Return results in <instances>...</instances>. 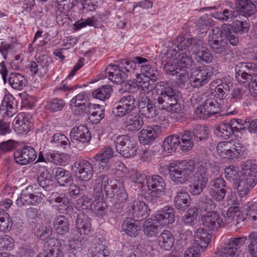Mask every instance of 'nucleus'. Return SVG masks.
Masks as SVG:
<instances>
[{
    "instance_id": "obj_26",
    "label": "nucleus",
    "mask_w": 257,
    "mask_h": 257,
    "mask_svg": "<svg viewBox=\"0 0 257 257\" xmlns=\"http://www.w3.org/2000/svg\"><path fill=\"white\" fill-rule=\"evenodd\" d=\"M174 241V235L168 230H164L157 238L158 245L166 250H169L172 248Z\"/></svg>"
},
{
    "instance_id": "obj_62",
    "label": "nucleus",
    "mask_w": 257,
    "mask_h": 257,
    "mask_svg": "<svg viewBox=\"0 0 257 257\" xmlns=\"http://www.w3.org/2000/svg\"><path fill=\"white\" fill-rule=\"evenodd\" d=\"M135 99L134 96L128 95L126 96H123L119 100L115 102V104L120 103L121 105L124 106L128 109L132 111L135 107Z\"/></svg>"
},
{
    "instance_id": "obj_34",
    "label": "nucleus",
    "mask_w": 257,
    "mask_h": 257,
    "mask_svg": "<svg viewBox=\"0 0 257 257\" xmlns=\"http://www.w3.org/2000/svg\"><path fill=\"white\" fill-rule=\"evenodd\" d=\"M236 7H233L232 4L229 3V5H227V8L222 12L215 14V18L221 21H231L237 16V11H236Z\"/></svg>"
},
{
    "instance_id": "obj_40",
    "label": "nucleus",
    "mask_w": 257,
    "mask_h": 257,
    "mask_svg": "<svg viewBox=\"0 0 257 257\" xmlns=\"http://www.w3.org/2000/svg\"><path fill=\"white\" fill-rule=\"evenodd\" d=\"M156 136V133L152 127H147L143 129L138 133V138L140 142L143 144H148L153 142Z\"/></svg>"
},
{
    "instance_id": "obj_25",
    "label": "nucleus",
    "mask_w": 257,
    "mask_h": 257,
    "mask_svg": "<svg viewBox=\"0 0 257 257\" xmlns=\"http://www.w3.org/2000/svg\"><path fill=\"white\" fill-rule=\"evenodd\" d=\"M96 202H92L91 199L87 196L83 195L80 198L78 199L75 203V207L78 210H86L90 208L94 210L96 213H99V210L101 209L100 206V203H98V205H96Z\"/></svg>"
},
{
    "instance_id": "obj_10",
    "label": "nucleus",
    "mask_w": 257,
    "mask_h": 257,
    "mask_svg": "<svg viewBox=\"0 0 257 257\" xmlns=\"http://www.w3.org/2000/svg\"><path fill=\"white\" fill-rule=\"evenodd\" d=\"M45 253H39L37 257H64L62 241L54 237L49 238L44 244Z\"/></svg>"
},
{
    "instance_id": "obj_9",
    "label": "nucleus",
    "mask_w": 257,
    "mask_h": 257,
    "mask_svg": "<svg viewBox=\"0 0 257 257\" xmlns=\"http://www.w3.org/2000/svg\"><path fill=\"white\" fill-rule=\"evenodd\" d=\"M212 75L213 72L209 66L199 67L192 72L190 84L194 88L201 87L209 81Z\"/></svg>"
},
{
    "instance_id": "obj_29",
    "label": "nucleus",
    "mask_w": 257,
    "mask_h": 257,
    "mask_svg": "<svg viewBox=\"0 0 257 257\" xmlns=\"http://www.w3.org/2000/svg\"><path fill=\"white\" fill-rule=\"evenodd\" d=\"M174 202L176 208L184 210L190 205V196L186 191H178L174 198Z\"/></svg>"
},
{
    "instance_id": "obj_31",
    "label": "nucleus",
    "mask_w": 257,
    "mask_h": 257,
    "mask_svg": "<svg viewBox=\"0 0 257 257\" xmlns=\"http://www.w3.org/2000/svg\"><path fill=\"white\" fill-rule=\"evenodd\" d=\"M9 84L16 90H22L26 85L25 77L19 73L12 72L7 77Z\"/></svg>"
},
{
    "instance_id": "obj_64",
    "label": "nucleus",
    "mask_w": 257,
    "mask_h": 257,
    "mask_svg": "<svg viewBox=\"0 0 257 257\" xmlns=\"http://www.w3.org/2000/svg\"><path fill=\"white\" fill-rule=\"evenodd\" d=\"M202 48V42L201 40L193 38H189L188 49L193 54L197 55Z\"/></svg>"
},
{
    "instance_id": "obj_36",
    "label": "nucleus",
    "mask_w": 257,
    "mask_h": 257,
    "mask_svg": "<svg viewBox=\"0 0 257 257\" xmlns=\"http://www.w3.org/2000/svg\"><path fill=\"white\" fill-rule=\"evenodd\" d=\"M216 208V204L213 202L212 198L204 195L201 197L197 203V209L200 212H209L214 211Z\"/></svg>"
},
{
    "instance_id": "obj_42",
    "label": "nucleus",
    "mask_w": 257,
    "mask_h": 257,
    "mask_svg": "<svg viewBox=\"0 0 257 257\" xmlns=\"http://www.w3.org/2000/svg\"><path fill=\"white\" fill-rule=\"evenodd\" d=\"M207 170L208 169L204 166H200L198 167L197 171L194 176L193 182L206 187L209 175V172Z\"/></svg>"
},
{
    "instance_id": "obj_43",
    "label": "nucleus",
    "mask_w": 257,
    "mask_h": 257,
    "mask_svg": "<svg viewBox=\"0 0 257 257\" xmlns=\"http://www.w3.org/2000/svg\"><path fill=\"white\" fill-rule=\"evenodd\" d=\"M35 236L39 239L45 240L48 238L52 233V229L50 226L45 225L43 224L37 225L34 229Z\"/></svg>"
},
{
    "instance_id": "obj_47",
    "label": "nucleus",
    "mask_w": 257,
    "mask_h": 257,
    "mask_svg": "<svg viewBox=\"0 0 257 257\" xmlns=\"http://www.w3.org/2000/svg\"><path fill=\"white\" fill-rule=\"evenodd\" d=\"M46 159L56 165H63L68 159L67 154L55 152H48L46 154Z\"/></svg>"
},
{
    "instance_id": "obj_54",
    "label": "nucleus",
    "mask_w": 257,
    "mask_h": 257,
    "mask_svg": "<svg viewBox=\"0 0 257 257\" xmlns=\"http://www.w3.org/2000/svg\"><path fill=\"white\" fill-rule=\"evenodd\" d=\"M250 240L247 245V252L250 257H257V232H251L248 235Z\"/></svg>"
},
{
    "instance_id": "obj_55",
    "label": "nucleus",
    "mask_w": 257,
    "mask_h": 257,
    "mask_svg": "<svg viewBox=\"0 0 257 257\" xmlns=\"http://www.w3.org/2000/svg\"><path fill=\"white\" fill-rule=\"evenodd\" d=\"M206 111L210 116L219 113L220 110V104L215 99L208 98L204 102Z\"/></svg>"
},
{
    "instance_id": "obj_51",
    "label": "nucleus",
    "mask_w": 257,
    "mask_h": 257,
    "mask_svg": "<svg viewBox=\"0 0 257 257\" xmlns=\"http://www.w3.org/2000/svg\"><path fill=\"white\" fill-rule=\"evenodd\" d=\"M178 61H177V66L187 69L193 68L195 66V63L193 61L190 56L186 53L180 52L179 54Z\"/></svg>"
},
{
    "instance_id": "obj_4",
    "label": "nucleus",
    "mask_w": 257,
    "mask_h": 257,
    "mask_svg": "<svg viewBox=\"0 0 257 257\" xmlns=\"http://www.w3.org/2000/svg\"><path fill=\"white\" fill-rule=\"evenodd\" d=\"M195 168V162L192 160L171 163L169 168L170 178L175 183L183 184L191 178Z\"/></svg>"
},
{
    "instance_id": "obj_30",
    "label": "nucleus",
    "mask_w": 257,
    "mask_h": 257,
    "mask_svg": "<svg viewBox=\"0 0 257 257\" xmlns=\"http://www.w3.org/2000/svg\"><path fill=\"white\" fill-rule=\"evenodd\" d=\"M236 8L245 17H250L256 12V7L250 0H236Z\"/></svg>"
},
{
    "instance_id": "obj_2",
    "label": "nucleus",
    "mask_w": 257,
    "mask_h": 257,
    "mask_svg": "<svg viewBox=\"0 0 257 257\" xmlns=\"http://www.w3.org/2000/svg\"><path fill=\"white\" fill-rule=\"evenodd\" d=\"M114 165L115 167L114 169L116 171L113 174H115L118 178L113 179V212L120 213L123 211L127 196L124 189L122 178L124 165L119 161L115 162Z\"/></svg>"
},
{
    "instance_id": "obj_45",
    "label": "nucleus",
    "mask_w": 257,
    "mask_h": 257,
    "mask_svg": "<svg viewBox=\"0 0 257 257\" xmlns=\"http://www.w3.org/2000/svg\"><path fill=\"white\" fill-rule=\"evenodd\" d=\"M243 69V70L240 74L239 72H237L238 76H236L238 80L242 83L246 82L249 75H253V73H255L256 66L252 63H248L244 64Z\"/></svg>"
},
{
    "instance_id": "obj_41",
    "label": "nucleus",
    "mask_w": 257,
    "mask_h": 257,
    "mask_svg": "<svg viewBox=\"0 0 257 257\" xmlns=\"http://www.w3.org/2000/svg\"><path fill=\"white\" fill-rule=\"evenodd\" d=\"M138 221L132 218H127L122 225V229L128 235L136 236L138 230Z\"/></svg>"
},
{
    "instance_id": "obj_61",
    "label": "nucleus",
    "mask_w": 257,
    "mask_h": 257,
    "mask_svg": "<svg viewBox=\"0 0 257 257\" xmlns=\"http://www.w3.org/2000/svg\"><path fill=\"white\" fill-rule=\"evenodd\" d=\"M246 82H248V89L250 94L253 97H257V73L249 75Z\"/></svg>"
},
{
    "instance_id": "obj_1",
    "label": "nucleus",
    "mask_w": 257,
    "mask_h": 257,
    "mask_svg": "<svg viewBox=\"0 0 257 257\" xmlns=\"http://www.w3.org/2000/svg\"><path fill=\"white\" fill-rule=\"evenodd\" d=\"M158 85L162 87L157 98L159 107L178 115V116L176 115L178 119H182L185 114L183 106L179 102V92L171 86L167 82H160Z\"/></svg>"
},
{
    "instance_id": "obj_44",
    "label": "nucleus",
    "mask_w": 257,
    "mask_h": 257,
    "mask_svg": "<svg viewBox=\"0 0 257 257\" xmlns=\"http://www.w3.org/2000/svg\"><path fill=\"white\" fill-rule=\"evenodd\" d=\"M214 133L222 140H227L234 134L227 123H222L215 126Z\"/></svg>"
},
{
    "instance_id": "obj_20",
    "label": "nucleus",
    "mask_w": 257,
    "mask_h": 257,
    "mask_svg": "<svg viewBox=\"0 0 257 257\" xmlns=\"http://www.w3.org/2000/svg\"><path fill=\"white\" fill-rule=\"evenodd\" d=\"M54 177L58 183L61 186L67 187L73 183V177L71 172L61 167L54 169Z\"/></svg>"
},
{
    "instance_id": "obj_6",
    "label": "nucleus",
    "mask_w": 257,
    "mask_h": 257,
    "mask_svg": "<svg viewBox=\"0 0 257 257\" xmlns=\"http://www.w3.org/2000/svg\"><path fill=\"white\" fill-rule=\"evenodd\" d=\"M235 183L237 193L240 197H243L256 184V174L250 169H244Z\"/></svg>"
},
{
    "instance_id": "obj_39",
    "label": "nucleus",
    "mask_w": 257,
    "mask_h": 257,
    "mask_svg": "<svg viewBox=\"0 0 257 257\" xmlns=\"http://www.w3.org/2000/svg\"><path fill=\"white\" fill-rule=\"evenodd\" d=\"M193 140L196 142H200L206 140L208 137V131L205 126L201 124H194L191 129Z\"/></svg>"
},
{
    "instance_id": "obj_56",
    "label": "nucleus",
    "mask_w": 257,
    "mask_h": 257,
    "mask_svg": "<svg viewBox=\"0 0 257 257\" xmlns=\"http://www.w3.org/2000/svg\"><path fill=\"white\" fill-rule=\"evenodd\" d=\"M199 210L196 207L189 208L184 216V221L189 225L193 226L196 222Z\"/></svg>"
},
{
    "instance_id": "obj_5",
    "label": "nucleus",
    "mask_w": 257,
    "mask_h": 257,
    "mask_svg": "<svg viewBox=\"0 0 257 257\" xmlns=\"http://www.w3.org/2000/svg\"><path fill=\"white\" fill-rule=\"evenodd\" d=\"M111 183L112 181L109 180L107 177H105L102 179L101 177H99L95 181L93 196L95 197V199L93 202H96V205H98V203H100L101 205H100V206H101V209L99 210V212L103 211V205L104 203L102 202L103 200L102 188L106 196L111 198L112 197V185Z\"/></svg>"
},
{
    "instance_id": "obj_28",
    "label": "nucleus",
    "mask_w": 257,
    "mask_h": 257,
    "mask_svg": "<svg viewBox=\"0 0 257 257\" xmlns=\"http://www.w3.org/2000/svg\"><path fill=\"white\" fill-rule=\"evenodd\" d=\"M71 105L76 107H80L82 113L86 112L88 106L91 104L89 102L88 93L86 92H81L74 97L71 100Z\"/></svg>"
},
{
    "instance_id": "obj_21",
    "label": "nucleus",
    "mask_w": 257,
    "mask_h": 257,
    "mask_svg": "<svg viewBox=\"0 0 257 257\" xmlns=\"http://www.w3.org/2000/svg\"><path fill=\"white\" fill-rule=\"evenodd\" d=\"M115 99L118 100L120 95L128 92L132 93H139V82L134 80L124 81L119 87H115Z\"/></svg>"
},
{
    "instance_id": "obj_19",
    "label": "nucleus",
    "mask_w": 257,
    "mask_h": 257,
    "mask_svg": "<svg viewBox=\"0 0 257 257\" xmlns=\"http://www.w3.org/2000/svg\"><path fill=\"white\" fill-rule=\"evenodd\" d=\"M247 240L246 236H241L238 237H232L221 247L220 253L224 255H228L231 257L235 256L237 254V249L231 248L230 245L242 246Z\"/></svg>"
},
{
    "instance_id": "obj_15",
    "label": "nucleus",
    "mask_w": 257,
    "mask_h": 257,
    "mask_svg": "<svg viewBox=\"0 0 257 257\" xmlns=\"http://www.w3.org/2000/svg\"><path fill=\"white\" fill-rule=\"evenodd\" d=\"M70 137L71 144L78 145L80 143H88L91 139V135L88 128L84 125H81L72 128Z\"/></svg>"
},
{
    "instance_id": "obj_37",
    "label": "nucleus",
    "mask_w": 257,
    "mask_h": 257,
    "mask_svg": "<svg viewBox=\"0 0 257 257\" xmlns=\"http://www.w3.org/2000/svg\"><path fill=\"white\" fill-rule=\"evenodd\" d=\"M99 104L91 103L88 106L86 112H85L89 115V119L96 123L104 117V114L102 112V110Z\"/></svg>"
},
{
    "instance_id": "obj_59",
    "label": "nucleus",
    "mask_w": 257,
    "mask_h": 257,
    "mask_svg": "<svg viewBox=\"0 0 257 257\" xmlns=\"http://www.w3.org/2000/svg\"><path fill=\"white\" fill-rule=\"evenodd\" d=\"M2 104L6 106L8 111L13 112L17 109L18 102L12 94H8L4 97Z\"/></svg>"
},
{
    "instance_id": "obj_27",
    "label": "nucleus",
    "mask_w": 257,
    "mask_h": 257,
    "mask_svg": "<svg viewBox=\"0 0 257 257\" xmlns=\"http://www.w3.org/2000/svg\"><path fill=\"white\" fill-rule=\"evenodd\" d=\"M53 228L56 233L64 234L69 231V222L68 218L63 215H57L54 219Z\"/></svg>"
},
{
    "instance_id": "obj_22",
    "label": "nucleus",
    "mask_w": 257,
    "mask_h": 257,
    "mask_svg": "<svg viewBox=\"0 0 257 257\" xmlns=\"http://www.w3.org/2000/svg\"><path fill=\"white\" fill-rule=\"evenodd\" d=\"M202 218L204 225L211 230L218 228L222 221L219 214L215 211L206 213L202 216Z\"/></svg>"
},
{
    "instance_id": "obj_16",
    "label": "nucleus",
    "mask_w": 257,
    "mask_h": 257,
    "mask_svg": "<svg viewBox=\"0 0 257 257\" xmlns=\"http://www.w3.org/2000/svg\"><path fill=\"white\" fill-rule=\"evenodd\" d=\"M129 210L131 218L138 221L147 218L151 211L148 204L139 200L134 201L131 209Z\"/></svg>"
},
{
    "instance_id": "obj_33",
    "label": "nucleus",
    "mask_w": 257,
    "mask_h": 257,
    "mask_svg": "<svg viewBox=\"0 0 257 257\" xmlns=\"http://www.w3.org/2000/svg\"><path fill=\"white\" fill-rule=\"evenodd\" d=\"M181 141H180V149L183 152H187L192 149L193 146V135L191 130H186L180 133Z\"/></svg>"
},
{
    "instance_id": "obj_35",
    "label": "nucleus",
    "mask_w": 257,
    "mask_h": 257,
    "mask_svg": "<svg viewBox=\"0 0 257 257\" xmlns=\"http://www.w3.org/2000/svg\"><path fill=\"white\" fill-rule=\"evenodd\" d=\"M37 179L39 186L45 190H49L52 188L53 180L52 175L47 170L40 173Z\"/></svg>"
},
{
    "instance_id": "obj_50",
    "label": "nucleus",
    "mask_w": 257,
    "mask_h": 257,
    "mask_svg": "<svg viewBox=\"0 0 257 257\" xmlns=\"http://www.w3.org/2000/svg\"><path fill=\"white\" fill-rule=\"evenodd\" d=\"M231 142H220L216 146L218 154L224 158L231 159Z\"/></svg>"
},
{
    "instance_id": "obj_11",
    "label": "nucleus",
    "mask_w": 257,
    "mask_h": 257,
    "mask_svg": "<svg viewBox=\"0 0 257 257\" xmlns=\"http://www.w3.org/2000/svg\"><path fill=\"white\" fill-rule=\"evenodd\" d=\"M74 176L80 181L89 180L93 174V167L91 163L85 160L75 162L73 165Z\"/></svg>"
},
{
    "instance_id": "obj_17",
    "label": "nucleus",
    "mask_w": 257,
    "mask_h": 257,
    "mask_svg": "<svg viewBox=\"0 0 257 257\" xmlns=\"http://www.w3.org/2000/svg\"><path fill=\"white\" fill-rule=\"evenodd\" d=\"M138 108L141 113L148 118H153L157 115L156 106L147 95L141 97L139 101Z\"/></svg>"
},
{
    "instance_id": "obj_63",
    "label": "nucleus",
    "mask_w": 257,
    "mask_h": 257,
    "mask_svg": "<svg viewBox=\"0 0 257 257\" xmlns=\"http://www.w3.org/2000/svg\"><path fill=\"white\" fill-rule=\"evenodd\" d=\"M12 222L9 215L7 213L0 214V231L3 232L9 231L12 227Z\"/></svg>"
},
{
    "instance_id": "obj_13",
    "label": "nucleus",
    "mask_w": 257,
    "mask_h": 257,
    "mask_svg": "<svg viewBox=\"0 0 257 257\" xmlns=\"http://www.w3.org/2000/svg\"><path fill=\"white\" fill-rule=\"evenodd\" d=\"M208 43L214 54L223 56L226 55L228 51L227 39H224L221 36H217L213 32L209 33L208 37Z\"/></svg>"
},
{
    "instance_id": "obj_57",
    "label": "nucleus",
    "mask_w": 257,
    "mask_h": 257,
    "mask_svg": "<svg viewBox=\"0 0 257 257\" xmlns=\"http://www.w3.org/2000/svg\"><path fill=\"white\" fill-rule=\"evenodd\" d=\"M32 186H30L23 190L20 197L16 200V203L19 206L24 205H30L32 193L30 191L32 189Z\"/></svg>"
},
{
    "instance_id": "obj_48",
    "label": "nucleus",
    "mask_w": 257,
    "mask_h": 257,
    "mask_svg": "<svg viewBox=\"0 0 257 257\" xmlns=\"http://www.w3.org/2000/svg\"><path fill=\"white\" fill-rule=\"evenodd\" d=\"M127 76L126 72L118 64V61H114V64H113V83L121 85L124 81Z\"/></svg>"
},
{
    "instance_id": "obj_46",
    "label": "nucleus",
    "mask_w": 257,
    "mask_h": 257,
    "mask_svg": "<svg viewBox=\"0 0 257 257\" xmlns=\"http://www.w3.org/2000/svg\"><path fill=\"white\" fill-rule=\"evenodd\" d=\"M65 101L61 98H55L47 101L45 107L51 112H55L61 111L65 106Z\"/></svg>"
},
{
    "instance_id": "obj_32",
    "label": "nucleus",
    "mask_w": 257,
    "mask_h": 257,
    "mask_svg": "<svg viewBox=\"0 0 257 257\" xmlns=\"http://www.w3.org/2000/svg\"><path fill=\"white\" fill-rule=\"evenodd\" d=\"M147 185L151 191L165 192L166 185L163 178L159 175H155L149 178Z\"/></svg>"
},
{
    "instance_id": "obj_52",
    "label": "nucleus",
    "mask_w": 257,
    "mask_h": 257,
    "mask_svg": "<svg viewBox=\"0 0 257 257\" xmlns=\"http://www.w3.org/2000/svg\"><path fill=\"white\" fill-rule=\"evenodd\" d=\"M52 143L57 144V146H61L64 149L68 150L70 148L71 143L67 138L64 135L57 133L53 135L50 141Z\"/></svg>"
},
{
    "instance_id": "obj_12",
    "label": "nucleus",
    "mask_w": 257,
    "mask_h": 257,
    "mask_svg": "<svg viewBox=\"0 0 257 257\" xmlns=\"http://www.w3.org/2000/svg\"><path fill=\"white\" fill-rule=\"evenodd\" d=\"M16 163L22 166L33 162L37 158V153L34 148L25 146L15 151L14 154Z\"/></svg>"
},
{
    "instance_id": "obj_58",
    "label": "nucleus",
    "mask_w": 257,
    "mask_h": 257,
    "mask_svg": "<svg viewBox=\"0 0 257 257\" xmlns=\"http://www.w3.org/2000/svg\"><path fill=\"white\" fill-rule=\"evenodd\" d=\"M224 173L226 179L230 182H233V183H235L240 177L238 170L233 166L226 167L224 170Z\"/></svg>"
},
{
    "instance_id": "obj_60",
    "label": "nucleus",
    "mask_w": 257,
    "mask_h": 257,
    "mask_svg": "<svg viewBox=\"0 0 257 257\" xmlns=\"http://www.w3.org/2000/svg\"><path fill=\"white\" fill-rule=\"evenodd\" d=\"M92 257H108L109 252L103 246L99 244L93 243L91 245Z\"/></svg>"
},
{
    "instance_id": "obj_49",
    "label": "nucleus",
    "mask_w": 257,
    "mask_h": 257,
    "mask_svg": "<svg viewBox=\"0 0 257 257\" xmlns=\"http://www.w3.org/2000/svg\"><path fill=\"white\" fill-rule=\"evenodd\" d=\"M112 90V88L111 85H103L101 87L92 92V95L94 98L103 100L110 97V92Z\"/></svg>"
},
{
    "instance_id": "obj_23",
    "label": "nucleus",
    "mask_w": 257,
    "mask_h": 257,
    "mask_svg": "<svg viewBox=\"0 0 257 257\" xmlns=\"http://www.w3.org/2000/svg\"><path fill=\"white\" fill-rule=\"evenodd\" d=\"M211 235L203 228H198L195 232L194 242L204 251L211 239Z\"/></svg>"
},
{
    "instance_id": "obj_18",
    "label": "nucleus",
    "mask_w": 257,
    "mask_h": 257,
    "mask_svg": "<svg viewBox=\"0 0 257 257\" xmlns=\"http://www.w3.org/2000/svg\"><path fill=\"white\" fill-rule=\"evenodd\" d=\"M125 129L128 132L136 133L144 124L143 118L138 113L133 112L123 119Z\"/></svg>"
},
{
    "instance_id": "obj_3",
    "label": "nucleus",
    "mask_w": 257,
    "mask_h": 257,
    "mask_svg": "<svg viewBox=\"0 0 257 257\" xmlns=\"http://www.w3.org/2000/svg\"><path fill=\"white\" fill-rule=\"evenodd\" d=\"M144 222V232L148 237L156 236L160 231L162 226L172 223L175 220L174 209L167 208L154 216V219Z\"/></svg>"
},
{
    "instance_id": "obj_14",
    "label": "nucleus",
    "mask_w": 257,
    "mask_h": 257,
    "mask_svg": "<svg viewBox=\"0 0 257 257\" xmlns=\"http://www.w3.org/2000/svg\"><path fill=\"white\" fill-rule=\"evenodd\" d=\"M210 194L216 201H221L225 197L226 193V185L222 178H217L209 182Z\"/></svg>"
},
{
    "instance_id": "obj_38",
    "label": "nucleus",
    "mask_w": 257,
    "mask_h": 257,
    "mask_svg": "<svg viewBox=\"0 0 257 257\" xmlns=\"http://www.w3.org/2000/svg\"><path fill=\"white\" fill-rule=\"evenodd\" d=\"M180 136L178 135H171L167 137L163 143V147L165 151L169 153L175 152L179 146H180Z\"/></svg>"
},
{
    "instance_id": "obj_8",
    "label": "nucleus",
    "mask_w": 257,
    "mask_h": 257,
    "mask_svg": "<svg viewBox=\"0 0 257 257\" xmlns=\"http://www.w3.org/2000/svg\"><path fill=\"white\" fill-rule=\"evenodd\" d=\"M112 149L110 146L105 147L101 152L93 157L92 163L100 172H106L111 166Z\"/></svg>"
},
{
    "instance_id": "obj_24",
    "label": "nucleus",
    "mask_w": 257,
    "mask_h": 257,
    "mask_svg": "<svg viewBox=\"0 0 257 257\" xmlns=\"http://www.w3.org/2000/svg\"><path fill=\"white\" fill-rule=\"evenodd\" d=\"M74 217H77L75 226L78 232L81 234H88L90 231L91 223L90 218L83 213H74Z\"/></svg>"
},
{
    "instance_id": "obj_53",
    "label": "nucleus",
    "mask_w": 257,
    "mask_h": 257,
    "mask_svg": "<svg viewBox=\"0 0 257 257\" xmlns=\"http://www.w3.org/2000/svg\"><path fill=\"white\" fill-rule=\"evenodd\" d=\"M144 75L151 80L156 81L160 77V74L157 68L150 65L143 66L141 69Z\"/></svg>"
},
{
    "instance_id": "obj_7",
    "label": "nucleus",
    "mask_w": 257,
    "mask_h": 257,
    "mask_svg": "<svg viewBox=\"0 0 257 257\" xmlns=\"http://www.w3.org/2000/svg\"><path fill=\"white\" fill-rule=\"evenodd\" d=\"M114 144L117 152L126 158L134 157L137 150V143L127 135H121L116 137Z\"/></svg>"
}]
</instances>
